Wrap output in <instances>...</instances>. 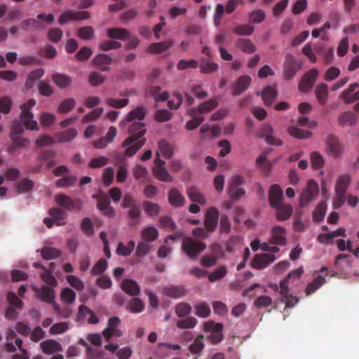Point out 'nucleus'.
Returning a JSON list of instances; mask_svg holds the SVG:
<instances>
[{
  "label": "nucleus",
  "instance_id": "1",
  "mask_svg": "<svg viewBox=\"0 0 359 359\" xmlns=\"http://www.w3.org/2000/svg\"><path fill=\"white\" fill-rule=\"evenodd\" d=\"M147 109L143 105H140L131 110L126 118L120 122V126L128 124V131L131 135L127 137L121 144L124 147L143 137L146 132L145 124L142 122L147 114Z\"/></svg>",
  "mask_w": 359,
  "mask_h": 359
},
{
  "label": "nucleus",
  "instance_id": "2",
  "mask_svg": "<svg viewBox=\"0 0 359 359\" xmlns=\"http://www.w3.org/2000/svg\"><path fill=\"white\" fill-rule=\"evenodd\" d=\"M205 248L206 244L205 243L196 241L190 237H186L182 241V249L191 259H196Z\"/></svg>",
  "mask_w": 359,
  "mask_h": 359
},
{
  "label": "nucleus",
  "instance_id": "3",
  "mask_svg": "<svg viewBox=\"0 0 359 359\" xmlns=\"http://www.w3.org/2000/svg\"><path fill=\"white\" fill-rule=\"evenodd\" d=\"M56 153L53 150H43L41 151L36 158L38 164L35 166L29 168L28 172L30 173H38L41 172L43 168V164L41 162L46 163V168L50 169L55 166L57 163L55 161Z\"/></svg>",
  "mask_w": 359,
  "mask_h": 359
},
{
  "label": "nucleus",
  "instance_id": "4",
  "mask_svg": "<svg viewBox=\"0 0 359 359\" xmlns=\"http://www.w3.org/2000/svg\"><path fill=\"white\" fill-rule=\"evenodd\" d=\"M350 181V176L346 174L343 175L338 178L335 187L337 196L334 203L335 207L339 208L344 204L346 201V192L349 186Z\"/></svg>",
  "mask_w": 359,
  "mask_h": 359
},
{
  "label": "nucleus",
  "instance_id": "5",
  "mask_svg": "<svg viewBox=\"0 0 359 359\" xmlns=\"http://www.w3.org/2000/svg\"><path fill=\"white\" fill-rule=\"evenodd\" d=\"M245 182L243 177L241 175L233 176L228 182L227 193L233 200H238L245 194V190L241 187Z\"/></svg>",
  "mask_w": 359,
  "mask_h": 359
},
{
  "label": "nucleus",
  "instance_id": "6",
  "mask_svg": "<svg viewBox=\"0 0 359 359\" xmlns=\"http://www.w3.org/2000/svg\"><path fill=\"white\" fill-rule=\"evenodd\" d=\"M36 104L34 99H29L26 103L21 105L22 112L20 119L24 123L25 128L29 130L38 129V124L36 121L33 120L34 116L29 111L30 109Z\"/></svg>",
  "mask_w": 359,
  "mask_h": 359
},
{
  "label": "nucleus",
  "instance_id": "7",
  "mask_svg": "<svg viewBox=\"0 0 359 359\" xmlns=\"http://www.w3.org/2000/svg\"><path fill=\"white\" fill-rule=\"evenodd\" d=\"M36 104L34 99H29L26 103L21 105L22 112L20 119L24 123L25 128L29 130L38 129V124L36 121L33 120L34 116L29 111L30 109Z\"/></svg>",
  "mask_w": 359,
  "mask_h": 359
},
{
  "label": "nucleus",
  "instance_id": "8",
  "mask_svg": "<svg viewBox=\"0 0 359 359\" xmlns=\"http://www.w3.org/2000/svg\"><path fill=\"white\" fill-rule=\"evenodd\" d=\"M302 63L297 60L292 54H287L283 62V78L290 80L302 68Z\"/></svg>",
  "mask_w": 359,
  "mask_h": 359
},
{
  "label": "nucleus",
  "instance_id": "9",
  "mask_svg": "<svg viewBox=\"0 0 359 359\" xmlns=\"http://www.w3.org/2000/svg\"><path fill=\"white\" fill-rule=\"evenodd\" d=\"M7 300L10 306L6 310V318L14 320L18 316L17 310L22 309L23 303L13 292L7 294Z\"/></svg>",
  "mask_w": 359,
  "mask_h": 359
},
{
  "label": "nucleus",
  "instance_id": "10",
  "mask_svg": "<svg viewBox=\"0 0 359 359\" xmlns=\"http://www.w3.org/2000/svg\"><path fill=\"white\" fill-rule=\"evenodd\" d=\"M165 162L160 158L158 151H156L153 174L158 180L166 182H171L172 180V177L165 168Z\"/></svg>",
  "mask_w": 359,
  "mask_h": 359
},
{
  "label": "nucleus",
  "instance_id": "11",
  "mask_svg": "<svg viewBox=\"0 0 359 359\" xmlns=\"http://www.w3.org/2000/svg\"><path fill=\"white\" fill-rule=\"evenodd\" d=\"M325 150L332 156L337 158L342 155L344 146L337 137L329 135L325 141Z\"/></svg>",
  "mask_w": 359,
  "mask_h": 359
},
{
  "label": "nucleus",
  "instance_id": "12",
  "mask_svg": "<svg viewBox=\"0 0 359 359\" xmlns=\"http://www.w3.org/2000/svg\"><path fill=\"white\" fill-rule=\"evenodd\" d=\"M90 18L88 11H74L72 10H66L60 15L58 22L60 25H65L72 20H83Z\"/></svg>",
  "mask_w": 359,
  "mask_h": 359
},
{
  "label": "nucleus",
  "instance_id": "13",
  "mask_svg": "<svg viewBox=\"0 0 359 359\" xmlns=\"http://www.w3.org/2000/svg\"><path fill=\"white\" fill-rule=\"evenodd\" d=\"M121 324V320L116 316L111 317L108 320L107 327L103 330V336L107 341L115 336L120 337L123 335L122 331L118 329Z\"/></svg>",
  "mask_w": 359,
  "mask_h": 359
},
{
  "label": "nucleus",
  "instance_id": "14",
  "mask_svg": "<svg viewBox=\"0 0 359 359\" xmlns=\"http://www.w3.org/2000/svg\"><path fill=\"white\" fill-rule=\"evenodd\" d=\"M318 185L313 180H309L306 184V188L302 191L300 196V205L302 207L306 206L314 198L318 193Z\"/></svg>",
  "mask_w": 359,
  "mask_h": 359
},
{
  "label": "nucleus",
  "instance_id": "15",
  "mask_svg": "<svg viewBox=\"0 0 359 359\" xmlns=\"http://www.w3.org/2000/svg\"><path fill=\"white\" fill-rule=\"evenodd\" d=\"M55 200L57 205L68 210H80L82 205L79 199H73L62 194L55 195Z\"/></svg>",
  "mask_w": 359,
  "mask_h": 359
},
{
  "label": "nucleus",
  "instance_id": "16",
  "mask_svg": "<svg viewBox=\"0 0 359 359\" xmlns=\"http://www.w3.org/2000/svg\"><path fill=\"white\" fill-rule=\"evenodd\" d=\"M318 74L319 71L316 68H313L305 73L299 83V89L303 92L309 91L313 86Z\"/></svg>",
  "mask_w": 359,
  "mask_h": 359
},
{
  "label": "nucleus",
  "instance_id": "17",
  "mask_svg": "<svg viewBox=\"0 0 359 359\" xmlns=\"http://www.w3.org/2000/svg\"><path fill=\"white\" fill-rule=\"evenodd\" d=\"M219 216V211L215 207H210L207 210L204 224L208 231L212 232L216 229L218 224Z\"/></svg>",
  "mask_w": 359,
  "mask_h": 359
},
{
  "label": "nucleus",
  "instance_id": "18",
  "mask_svg": "<svg viewBox=\"0 0 359 359\" xmlns=\"http://www.w3.org/2000/svg\"><path fill=\"white\" fill-rule=\"evenodd\" d=\"M274 130L273 127L265 123L262 126L259 131V137L264 138L265 141L271 145L281 146L283 145V141L273 136Z\"/></svg>",
  "mask_w": 359,
  "mask_h": 359
},
{
  "label": "nucleus",
  "instance_id": "19",
  "mask_svg": "<svg viewBox=\"0 0 359 359\" xmlns=\"http://www.w3.org/2000/svg\"><path fill=\"white\" fill-rule=\"evenodd\" d=\"M270 243L284 246L287 244L286 229L280 226H275L271 231Z\"/></svg>",
  "mask_w": 359,
  "mask_h": 359
},
{
  "label": "nucleus",
  "instance_id": "20",
  "mask_svg": "<svg viewBox=\"0 0 359 359\" xmlns=\"http://www.w3.org/2000/svg\"><path fill=\"white\" fill-rule=\"evenodd\" d=\"M275 259L276 257L272 254L256 255L252 261L251 265L255 269H262L273 262Z\"/></svg>",
  "mask_w": 359,
  "mask_h": 359
},
{
  "label": "nucleus",
  "instance_id": "21",
  "mask_svg": "<svg viewBox=\"0 0 359 359\" xmlns=\"http://www.w3.org/2000/svg\"><path fill=\"white\" fill-rule=\"evenodd\" d=\"M283 191L278 184H273L269 189V200L270 205L273 208H278L283 203Z\"/></svg>",
  "mask_w": 359,
  "mask_h": 359
},
{
  "label": "nucleus",
  "instance_id": "22",
  "mask_svg": "<svg viewBox=\"0 0 359 359\" xmlns=\"http://www.w3.org/2000/svg\"><path fill=\"white\" fill-rule=\"evenodd\" d=\"M280 287L281 302H285L287 307L294 306L299 302V299L297 297L289 294L288 285L286 284V281H281L280 283Z\"/></svg>",
  "mask_w": 359,
  "mask_h": 359
},
{
  "label": "nucleus",
  "instance_id": "23",
  "mask_svg": "<svg viewBox=\"0 0 359 359\" xmlns=\"http://www.w3.org/2000/svg\"><path fill=\"white\" fill-rule=\"evenodd\" d=\"M32 290L36 292L38 297L46 303H51L55 297V291L48 286H42L41 288L33 286Z\"/></svg>",
  "mask_w": 359,
  "mask_h": 359
},
{
  "label": "nucleus",
  "instance_id": "24",
  "mask_svg": "<svg viewBox=\"0 0 359 359\" xmlns=\"http://www.w3.org/2000/svg\"><path fill=\"white\" fill-rule=\"evenodd\" d=\"M43 69H36L30 72L26 78V81L23 87V91L27 92L30 90L34 86L36 81L39 80L44 74Z\"/></svg>",
  "mask_w": 359,
  "mask_h": 359
},
{
  "label": "nucleus",
  "instance_id": "25",
  "mask_svg": "<svg viewBox=\"0 0 359 359\" xmlns=\"http://www.w3.org/2000/svg\"><path fill=\"white\" fill-rule=\"evenodd\" d=\"M93 197H95V196H93ZM96 198L98 200V209L100 210L104 215L109 217H114V210L111 206H110L109 198L107 196H97Z\"/></svg>",
  "mask_w": 359,
  "mask_h": 359
},
{
  "label": "nucleus",
  "instance_id": "26",
  "mask_svg": "<svg viewBox=\"0 0 359 359\" xmlns=\"http://www.w3.org/2000/svg\"><path fill=\"white\" fill-rule=\"evenodd\" d=\"M42 351L45 354L51 355L62 351L61 344L54 339H47L40 344Z\"/></svg>",
  "mask_w": 359,
  "mask_h": 359
},
{
  "label": "nucleus",
  "instance_id": "27",
  "mask_svg": "<svg viewBox=\"0 0 359 359\" xmlns=\"http://www.w3.org/2000/svg\"><path fill=\"white\" fill-rule=\"evenodd\" d=\"M168 199L170 204L175 208H180L184 205L185 198L180 191L175 189H171L168 192Z\"/></svg>",
  "mask_w": 359,
  "mask_h": 359
},
{
  "label": "nucleus",
  "instance_id": "28",
  "mask_svg": "<svg viewBox=\"0 0 359 359\" xmlns=\"http://www.w3.org/2000/svg\"><path fill=\"white\" fill-rule=\"evenodd\" d=\"M121 287L130 296H137L140 292L139 285L133 279H124L121 283Z\"/></svg>",
  "mask_w": 359,
  "mask_h": 359
},
{
  "label": "nucleus",
  "instance_id": "29",
  "mask_svg": "<svg viewBox=\"0 0 359 359\" xmlns=\"http://www.w3.org/2000/svg\"><path fill=\"white\" fill-rule=\"evenodd\" d=\"M257 95H262L264 104L266 107L272 105L277 97L276 90L271 86L265 87L262 93H257Z\"/></svg>",
  "mask_w": 359,
  "mask_h": 359
},
{
  "label": "nucleus",
  "instance_id": "30",
  "mask_svg": "<svg viewBox=\"0 0 359 359\" xmlns=\"http://www.w3.org/2000/svg\"><path fill=\"white\" fill-rule=\"evenodd\" d=\"M251 83V78L248 75H243L240 76L233 88V95L238 96L241 94L242 92L245 91Z\"/></svg>",
  "mask_w": 359,
  "mask_h": 359
},
{
  "label": "nucleus",
  "instance_id": "31",
  "mask_svg": "<svg viewBox=\"0 0 359 359\" xmlns=\"http://www.w3.org/2000/svg\"><path fill=\"white\" fill-rule=\"evenodd\" d=\"M146 138H140L131 144L124 147L123 148L126 147L123 152L124 156L127 158L133 156L146 144Z\"/></svg>",
  "mask_w": 359,
  "mask_h": 359
},
{
  "label": "nucleus",
  "instance_id": "32",
  "mask_svg": "<svg viewBox=\"0 0 359 359\" xmlns=\"http://www.w3.org/2000/svg\"><path fill=\"white\" fill-rule=\"evenodd\" d=\"M172 40L158 43H153L149 46L147 51V53L154 54L161 53L169 49L172 46Z\"/></svg>",
  "mask_w": 359,
  "mask_h": 359
},
{
  "label": "nucleus",
  "instance_id": "33",
  "mask_svg": "<svg viewBox=\"0 0 359 359\" xmlns=\"http://www.w3.org/2000/svg\"><path fill=\"white\" fill-rule=\"evenodd\" d=\"M276 209V217L279 221H285L288 219L293 213V208L290 204H280Z\"/></svg>",
  "mask_w": 359,
  "mask_h": 359
},
{
  "label": "nucleus",
  "instance_id": "34",
  "mask_svg": "<svg viewBox=\"0 0 359 359\" xmlns=\"http://www.w3.org/2000/svg\"><path fill=\"white\" fill-rule=\"evenodd\" d=\"M93 62L101 71H107L108 65L111 62V57L107 54L101 53L93 58Z\"/></svg>",
  "mask_w": 359,
  "mask_h": 359
},
{
  "label": "nucleus",
  "instance_id": "35",
  "mask_svg": "<svg viewBox=\"0 0 359 359\" xmlns=\"http://www.w3.org/2000/svg\"><path fill=\"white\" fill-rule=\"evenodd\" d=\"M164 294L172 298H179L184 297L187 294V290L182 285H171L165 287L163 289Z\"/></svg>",
  "mask_w": 359,
  "mask_h": 359
},
{
  "label": "nucleus",
  "instance_id": "36",
  "mask_svg": "<svg viewBox=\"0 0 359 359\" xmlns=\"http://www.w3.org/2000/svg\"><path fill=\"white\" fill-rule=\"evenodd\" d=\"M88 315L90 316L89 318L88 319V323L97 324L99 323V318L91 309L85 305H81L79 307L78 317L81 319H84Z\"/></svg>",
  "mask_w": 359,
  "mask_h": 359
},
{
  "label": "nucleus",
  "instance_id": "37",
  "mask_svg": "<svg viewBox=\"0 0 359 359\" xmlns=\"http://www.w3.org/2000/svg\"><path fill=\"white\" fill-rule=\"evenodd\" d=\"M236 46L248 54L253 53L257 50L256 46L250 40L244 38L238 39L236 42Z\"/></svg>",
  "mask_w": 359,
  "mask_h": 359
},
{
  "label": "nucleus",
  "instance_id": "38",
  "mask_svg": "<svg viewBox=\"0 0 359 359\" xmlns=\"http://www.w3.org/2000/svg\"><path fill=\"white\" fill-rule=\"evenodd\" d=\"M107 36L109 38L124 41L130 36V32L124 28H110L107 29Z\"/></svg>",
  "mask_w": 359,
  "mask_h": 359
},
{
  "label": "nucleus",
  "instance_id": "39",
  "mask_svg": "<svg viewBox=\"0 0 359 359\" xmlns=\"http://www.w3.org/2000/svg\"><path fill=\"white\" fill-rule=\"evenodd\" d=\"M357 116L351 111H346L341 114L338 122L341 126H353L356 123Z\"/></svg>",
  "mask_w": 359,
  "mask_h": 359
},
{
  "label": "nucleus",
  "instance_id": "40",
  "mask_svg": "<svg viewBox=\"0 0 359 359\" xmlns=\"http://www.w3.org/2000/svg\"><path fill=\"white\" fill-rule=\"evenodd\" d=\"M52 79L54 83L60 88H65L69 86L72 80L69 76L62 74H54L52 75Z\"/></svg>",
  "mask_w": 359,
  "mask_h": 359
},
{
  "label": "nucleus",
  "instance_id": "41",
  "mask_svg": "<svg viewBox=\"0 0 359 359\" xmlns=\"http://www.w3.org/2000/svg\"><path fill=\"white\" fill-rule=\"evenodd\" d=\"M187 195L191 201L193 202L199 203L201 205H205L206 200L201 192L196 187H190L187 190Z\"/></svg>",
  "mask_w": 359,
  "mask_h": 359
},
{
  "label": "nucleus",
  "instance_id": "42",
  "mask_svg": "<svg viewBox=\"0 0 359 359\" xmlns=\"http://www.w3.org/2000/svg\"><path fill=\"white\" fill-rule=\"evenodd\" d=\"M142 207L145 213L149 217H156L161 211V207L158 204L149 201H144Z\"/></svg>",
  "mask_w": 359,
  "mask_h": 359
},
{
  "label": "nucleus",
  "instance_id": "43",
  "mask_svg": "<svg viewBox=\"0 0 359 359\" xmlns=\"http://www.w3.org/2000/svg\"><path fill=\"white\" fill-rule=\"evenodd\" d=\"M77 135V131L74 128H69L62 133H59L55 135L57 142H67L72 140Z\"/></svg>",
  "mask_w": 359,
  "mask_h": 359
},
{
  "label": "nucleus",
  "instance_id": "44",
  "mask_svg": "<svg viewBox=\"0 0 359 359\" xmlns=\"http://www.w3.org/2000/svg\"><path fill=\"white\" fill-rule=\"evenodd\" d=\"M287 132L290 135L297 139H308L312 135L310 131L300 129L293 126L288 127Z\"/></svg>",
  "mask_w": 359,
  "mask_h": 359
},
{
  "label": "nucleus",
  "instance_id": "45",
  "mask_svg": "<svg viewBox=\"0 0 359 359\" xmlns=\"http://www.w3.org/2000/svg\"><path fill=\"white\" fill-rule=\"evenodd\" d=\"M328 87L325 83H320L316 88V95L318 101L321 105H324L327 99Z\"/></svg>",
  "mask_w": 359,
  "mask_h": 359
},
{
  "label": "nucleus",
  "instance_id": "46",
  "mask_svg": "<svg viewBox=\"0 0 359 359\" xmlns=\"http://www.w3.org/2000/svg\"><path fill=\"white\" fill-rule=\"evenodd\" d=\"M37 252H40L42 257L46 260L57 258L60 255V252L52 247H44L41 250H38Z\"/></svg>",
  "mask_w": 359,
  "mask_h": 359
},
{
  "label": "nucleus",
  "instance_id": "47",
  "mask_svg": "<svg viewBox=\"0 0 359 359\" xmlns=\"http://www.w3.org/2000/svg\"><path fill=\"white\" fill-rule=\"evenodd\" d=\"M158 236V231L154 226H147L142 231V237L147 242H153L157 239Z\"/></svg>",
  "mask_w": 359,
  "mask_h": 359
},
{
  "label": "nucleus",
  "instance_id": "48",
  "mask_svg": "<svg viewBox=\"0 0 359 359\" xmlns=\"http://www.w3.org/2000/svg\"><path fill=\"white\" fill-rule=\"evenodd\" d=\"M325 283V279L322 276H318L314 280L308 284L306 288V294L309 295L316 292L321 285Z\"/></svg>",
  "mask_w": 359,
  "mask_h": 359
},
{
  "label": "nucleus",
  "instance_id": "49",
  "mask_svg": "<svg viewBox=\"0 0 359 359\" xmlns=\"http://www.w3.org/2000/svg\"><path fill=\"white\" fill-rule=\"evenodd\" d=\"M144 309L142 301L139 298H132L127 306V309L132 313H140Z\"/></svg>",
  "mask_w": 359,
  "mask_h": 359
},
{
  "label": "nucleus",
  "instance_id": "50",
  "mask_svg": "<svg viewBox=\"0 0 359 359\" xmlns=\"http://www.w3.org/2000/svg\"><path fill=\"white\" fill-rule=\"evenodd\" d=\"M219 104L217 100L210 99L206 102H202L198 107V111L201 114L208 113L215 109Z\"/></svg>",
  "mask_w": 359,
  "mask_h": 359
},
{
  "label": "nucleus",
  "instance_id": "51",
  "mask_svg": "<svg viewBox=\"0 0 359 359\" xmlns=\"http://www.w3.org/2000/svg\"><path fill=\"white\" fill-rule=\"evenodd\" d=\"M21 29L28 31V30H37L42 27L43 25H40L36 19L29 18L23 20L20 24Z\"/></svg>",
  "mask_w": 359,
  "mask_h": 359
},
{
  "label": "nucleus",
  "instance_id": "52",
  "mask_svg": "<svg viewBox=\"0 0 359 359\" xmlns=\"http://www.w3.org/2000/svg\"><path fill=\"white\" fill-rule=\"evenodd\" d=\"M141 215V210L139 205H133L130 208L128 211V216L130 218V221L129 222V225L130 226H134L137 225L139 222V218Z\"/></svg>",
  "mask_w": 359,
  "mask_h": 359
},
{
  "label": "nucleus",
  "instance_id": "53",
  "mask_svg": "<svg viewBox=\"0 0 359 359\" xmlns=\"http://www.w3.org/2000/svg\"><path fill=\"white\" fill-rule=\"evenodd\" d=\"M158 154L160 153L164 158H170L172 155V149L171 145L165 140L158 142Z\"/></svg>",
  "mask_w": 359,
  "mask_h": 359
},
{
  "label": "nucleus",
  "instance_id": "54",
  "mask_svg": "<svg viewBox=\"0 0 359 359\" xmlns=\"http://www.w3.org/2000/svg\"><path fill=\"white\" fill-rule=\"evenodd\" d=\"M34 182L27 178H23L16 185L15 188L18 193H25L31 191L34 187Z\"/></svg>",
  "mask_w": 359,
  "mask_h": 359
},
{
  "label": "nucleus",
  "instance_id": "55",
  "mask_svg": "<svg viewBox=\"0 0 359 359\" xmlns=\"http://www.w3.org/2000/svg\"><path fill=\"white\" fill-rule=\"evenodd\" d=\"M327 205L325 202L320 203L313 212V220L320 222L324 219L326 213Z\"/></svg>",
  "mask_w": 359,
  "mask_h": 359
},
{
  "label": "nucleus",
  "instance_id": "56",
  "mask_svg": "<svg viewBox=\"0 0 359 359\" xmlns=\"http://www.w3.org/2000/svg\"><path fill=\"white\" fill-rule=\"evenodd\" d=\"M226 274V268L224 266H220L208 274V280L210 282L214 283L224 278Z\"/></svg>",
  "mask_w": 359,
  "mask_h": 359
},
{
  "label": "nucleus",
  "instance_id": "57",
  "mask_svg": "<svg viewBox=\"0 0 359 359\" xmlns=\"http://www.w3.org/2000/svg\"><path fill=\"white\" fill-rule=\"evenodd\" d=\"M108 263L104 258L99 259L91 269L92 276H98L102 274L107 269Z\"/></svg>",
  "mask_w": 359,
  "mask_h": 359
},
{
  "label": "nucleus",
  "instance_id": "58",
  "mask_svg": "<svg viewBox=\"0 0 359 359\" xmlns=\"http://www.w3.org/2000/svg\"><path fill=\"white\" fill-rule=\"evenodd\" d=\"M76 181V176L68 175L56 180L55 185L59 188L69 187H72Z\"/></svg>",
  "mask_w": 359,
  "mask_h": 359
},
{
  "label": "nucleus",
  "instance_id": "59",
  "mask_svg": "<svg viewBox=\"0 0 359 359\" xmlns=\"http://www.w3.org/2000/svg\"><path fill=\"white\" fill-rule=\"evenodd\" d=\"M49 215L55 220L57 226H60L64 224L62 221L65 219V213L62 210L57 208H51L49 210Z\"/></svg>",
  "mask_w": 359,
  "mask_h": 359
},
{
  "label": "nucleus",
  "instance_id": "60",
  "mask_svg": "<svg viewBox=\"0 0 359 359\" xmlns=\"http://www.w3.org/2000/svg\"><path fill=\"white\" fill-rule=\"evenodd\" d=\"M76 298L75 292L69 288L65 287L62 290L61 292V299L62 302L67 303V304H72Z\"/></svg>",
  "mask_w": 359,
  "mask_h": 359
},
{
  "label": "nucleus",
  "instance_id": "61",
  "mask_svg": "<svg viewBox=\"0 0 359 359\" xmlns=\"http://www.w3.org/2000/svg\"><path fill=\"white\" fill-rule=\"evenodd\" d=\"M94 30L92 27L86 26L80 27L77 31V35L83 40H90L94 36Z\"/></svg>",
  "mask_w": 359,
  "mask_h": 359
},
{
  "label": "nucleus",
  "instance_id": "62",
  "mask_svg": "<svg viewBox=\"0 0 359 359\" xmlns=\"http://www.w3.org/2000/svg\"><path fill=\"white\" fill-rule=\"evenodd\" d=\"M191 306L185 302L180 303L176 306L175 313L180 318H184L190 314Z\"/></svg>",
  "mask_w": 359,
  "mask_h": 359
},
{
  "label": "nucleus",
  "instance_id": "63",
  "mask_svg": "<svg viewBox=\"0 0 359 359\" xmlns=\"http://www.w3.org/2000/svg\"><path fill=\"white\" fill-rule=\"evenodd\" d=\"M133 175L136 180L145 179L149 175V171L147 168L140 164H137L133 168Z\"/></svg>",
  "mask_w": 359,
  "mask_h": 359
},
{
  "label": "nucleus",
  "instance_id": "64",
  "mask_svg": "<svg viewBox=\"0 0 359 359\" xmlns=\"http://www.w3.org/2000/svg\"><path fill=\"white\" fill-rule=\"evenodd\" d=\"M151 245L147 241H141L138 243L135 254L139 257L147 255L150 251Z\"/></svg>",
  "mask_w": 359,
  "mask_h": 359
}]
</instances>
